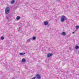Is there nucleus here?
Returning a JSON list of instances; mask_svg holds the SVG:
<instances>
[{
	"label": "nucleus",
	"instance_id": "1",
	"mask_svg": "<svg viewBox=\"0 0 79 79\" xmlns=\"http://www.w3.org/2000/svg\"><path fill=\"white\" fill-rule=\"evenodd\" d=\"M66 19H67L66 17L64 15H63L62 16L60 21L61 22H64V20H66Z\"/></svg>",
	"mask_w": 79,
	"mask_h": 79
},
{
	"label": "nucleus",
	"instance_id": "2",
	"mask_svg": "<svg viewBox=\"0 0 79 79\" xmlns=\"http://www.w3.org/2000/svg\"><path fill=\"white\" fill-rule=\"evenodd\" d=\"M10 11V8L8 7H7L5 10V13L6 15H8Z\"/></svg>",
	"mask_w": 79,
	"mask_h": 79
},
{
	"label": "nucleus",
	"instance_id": "3",
	"mask_svg": "<svg viewBox=\"0 0 79 79\" xmlns=\"http://www.w3.org/2000/svg\"><path fill=\"white\" fill-rule=\"evenodd\" d=\"M36 76L38 79H40L41 78V77L39 74H37Z\"/></svg>",
	"mask_w": 79,
	"mask_h": 79
},
{
	"label": "nucleus",
	"instance_id": "4",
	"mask_svg": "<svg viewBox=\"0 0 79 79\" xmlns=\"http://www.w3.org/2000/svg\"><path fill=\"white\" fill-rule=\"evenodd\" d=\"M52 55H53V54L52 53H49L47 55V57L48 58H49V57H50V56H51Z\"/></svg>",
	"mask_w": 79,
	"mask_h": 79
},
{
	"label": "nucleus",
	"instance_id": "5",
	"mask_svg": "<svg viewBox=\"0 0 79 79\" xmlns=\"http://www.w3.org/2000/svg\"><path fill=\"white\" fill-rule=\"evenodd\" d=\"M48 22L47 21H45L44 22V25H48Z\"/></svg>",
	"mask_w": 79,
	"mask_h": 79
},
{
	"label": "nucleus",
	"instance_id": "6",
	"mask_svg": "<svg viewBox=\"0 0 79 79\" xmlns=\"http://www.w3.org/2000/svg\"><path fill=\"white\" fill-rule=\"evenodd\" d=\"M26 61V59L24 58L22 60V62H23V63H25Z\"/></svg>",
	"mask_w": 79,
	"mask_h": 79
},
{
	"label": "nucleus",
	"instance_id": "7",
	"mask_svg": "<svg viewBox=\"0 0 79 79\" xmlns=\"http://www.w3.org/2000/svg\"><path fill=\"white\" fill-rule=\"evenodd\" d=\"M62 35H66V33L64 32H63L61 33Z\"/></svg>",
	"mask_w": 79,
	"mask_h": 79
},
{
	"label": "nucleus",
	"instance_id": "8",
	"mask_svg": "<svg viewBox=\"0 0 79 79\" xmlns=\"http://www.w3.org/2000/svg\"><path fill=\"white\" fill-rule=\"evenodd\" d=\"M31 40H32V39L31 38H30L29 39H28V40H27V42H30V41H31Z\"/></svg>",
	"mask_w": 79,
	"mask_h": 79
},
{
	"label": "nucleus",
	"instance_id": "9",
	"mask_svg": "<svg viewBox=\"0 0 79 79\" xmlns=\"http://www.w3.org/2000/svg\"><path fill=\"white\" fill-rule=\"evenodd\" d=\"M25 54H26V53L24 52V53H19V54L20 55H25Z\"/></svg>",
	"mask_w": 79,
	"mask_h": 79
},
{
	"label": "nucleus",
	"instance_id": "10",
	"mask_svg": "<svg viewBox=\"0 0 79 79\" xmlns=\"http://www.w3.org/2000/svg\"><path fill=\"white\" fill-rule=\"evenodd\" d=\"M15 3V0H12V1H11L10 2V3L11 4H13Z\"/></svg>",
	"mask_w": 79,
	"mask_h": 79
},
{
	"label": "nucleus",
	"instance_id": "11",
	"mask_svg": "<svg viewBox=\"0 0 79 79\" xmlns=\"http://www.w3.org/2000/svg\"><path fill=\"white\" fill-rule=\"evenodd\" d=\"M16 19L17 20H19V19H20V17L19 16H17L16 18Z\"/></svg>",
	"mask_w": 79,
	"mask_h": 79
},
{
	"label": "nucleus",
	"instance_id": "12",
	"mask_svg": "<svg viewBox=\"0 0 79 79\" xmlns=\"http://www.w3.org/2000/svg\"><path fill=\"white\" fill-rule=\"evenodd\" d=\"M32 39L34 40H35L36 37H35V36H34L32 37Z\"/></svg>",
	"mask_w": 79,
	"mask_h": 79
},
{
	"label": "nucleus",
	"instance_id": "13",
	"mask_svg": "<svg viewBox=\"0 0 79 79\" xmlns=\"http://www.w3.org/2000/svg\"><path fill=\"white\" fill-rule=\"evenodd\" d=\"M75 48L76 49H78L79 48V46H76V47H75Z\"/></svg>",
	"mask_w": 79,
	"mask_h": 79
},
{
	"label": "nucleus",
	"instance_id": "14",
	"mask_svg": "<svg viewBox=\"0 0 79 79\" xmlns=\"http://www.w3.org/2000/svg\"><path fill=\"white\" fill-rule=\"evenodd\" d=\"M76 29H77L79 28V26H76Z\"/></svg>",
	"mask_w": 79,
	"mask_h": 79
},
{
	"label": "nucleus",
	"instance_id": "15",
	"mask_svg": "<svg viewBox=\"0 0 79 79\" xmlns=\"http://www.w3.org/2000/svg\"><path fill=\"white\" fill-rule=\"evenodd\" d=\"M1 40H3V39H4V37L2 36L1 37Z\"/></svg>",
	"mask_w": 79,
	"mask_h": 79
},
{
	"label": "nucleus",
	"instance_id": "16",
	"mask_svg": "<svg viewBox=\"0 0 79 79\" xmlns=\"http://www.w3.org/2000/svg\"><path fill=\"white\" fill-rule=\"evenodd\" d=\"M56 1L57 2H59V1H60V0H56Z\"/></svg>",
	"mask_w": 79,
	"mask_h": 79
},
{
	"label": "nucleus",
	"instance_id": "17",
	"mask_svg": "<svg viewBox=\"0 0 79 79\" xmlns=\"http://www.w3.org/2000/svg\"><path fill=\"white\" fill-rule=\"evenodd\" d=\"M69 50H71V48H69Z\"/></svg>",
	"mask_w": 79,
	"mask_h": 79
},
{
	"label": "nucleus",
	"instance_id": "18",
	"mask_svg": "<svg viewBox=\"0 0 79 79\" xmlns=\"http://www.w3.org/2000/svg\"><path fill=\"white\" fill-rule=\"evenodd\" d=\"M72 33L73 34H74V33H75V31L73 32Z\"/></svg>",
	"mask_w": 79,
	"mask_h": 79
},
{
	"label": "nucleus",
	"instance_id": "19",
	"mask_svg": "<svg viewBox=\"0 0 79 79\" xmlns=\"http://www.w3.org/2000/svg\"><path fill=\"white\" fill-rule=\"evenodd\" d=\"M19 29H21V27H19Z\"/></svg>",
	"mask_w": 79,
	"mask_h": 79
},
{
	"label": "nucleus",
	"instance_id": "20",
	"mask_svg": "<svg viewBox=\"0 0 79 79\" xmlns=\"http://www.w3.org/2000/svg\"><path fill=\"white\" fill-rule=\"evenodd\" d=\"M18 31H20V30H19Z\"/></svg>",
	"mask_w": 79,
	"mask_h": 79
}]
</instances>
